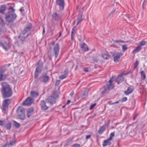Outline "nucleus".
Returning a JSON list of instances; mask_svg holds the SVG:
<instances>
[{
    "label": "nucleus",
    "mask_w": 147,
    "mask_h": 147,
    "mask_svg": "<svg viewBox=\"0 0 147 147\" xmlns=\"http://www.w3.org/2000/svg\"><path fill=\"white\" fill-rule=\"evenodd\" d=\"M128 73H125L123 72L121 74H119L117 78L116 79V81L118 84L122 83L124 80V78L123 76V75H127Z\"/></svg>",
    "instance_id": "nucleus-8"
},
{
    "label": "nucleus",
    "mask_w": 147,
    "mask_h": 147,
    "mask_svg": "<svg viewBox=\"0 0 147 147\" xmlns=\"http://www.w3.org/2000/svg\"><path fill=\"white\" fill-rule=\"evenodd\" d=\"M34 109L33 107H31L27 110L26 115L28 117H30L33 114Z\"/></svg>",
    "instance_id": "nucleus-19"
},
{
    "label": "nucleus",
    "mask_w": 147,
    "mask_h": 147,
    "mask_svg": "<svg viewBox=\"0 0 147 147\" xmlns=\"http://www.w3.org/2000/svg\"><path fill=\"white\" fill-rule=\"evenodd\" d=\"M56 4L59 6L60 11H62L63 10L65 5L64 0H56Z\"/></svg>",
    "instance_id": "nucleus-9"
},
{
    "label": "nucleus",
    "mask_w": 147,
    "mask_h": 147,
    "mask_svg": "<svg viewBox=\"0 0 147 147\" xmlns=\"http://www.w3.org/2000/svg\"><path fill=\"white\" fill-rule=\"evenodd\" d=\"M74 94V91H72L70 93L69 95L71 96H72Z\"/></svg>",
    "instance_id": "nucleus-63"
},
{
    "label": "nucleus",
    "mask_w": 147,
    "mask_h": 147,
    "mask_svg": "<svg viewBox=\"0 0 147 147\" xmlns=\"http://www.w3.org/2000/svg\"><path fill=\"white\" fill-rule=\"evenodd\" d=\"M0 25L2 26H4L5 25V22L3 20L0 16Z\"/></svg>",
    "instance_id": "nucleus-36"
},
{
    "label": "nucleus",
    "mask_w": 147,
    "mask_h": 147,
    "mask_svg": "<svg viewBox=\"0 0 147 147\" xmlns=\"http://www.w3.org/2000/svg\"><path fill=\"white\" fill-rule=\"evenodd\" d=\"M110 122V120L109 119L108 120L107 122V123H106L104 125H103L104 126H105L106 128L107 127H108V126L109 125V124Z\"/></svg>",
    "instance_id": "nucleus-46"
},
{
    "label": "nucleus",
    "mask_w": 147,
    "mask_h": 147,
    "mask_svg": "<svg viewBox=\"0 0 147 147\" xmlns=\"http://www.w3.org/2000/svg\"><path fill=\"white\" fill-rule=\"evenodd\" d=\"M26 38V37L24 36H22L20 34L18 36V38L22 42H24L25 41Z\"/></svg>",
    "instance_id": "nucleus-37"
},
{
    "label": "nucleus",
    "mask_w": 147,
    "mask_h": 147,
    "mask_svg": "<svg viewBox=\"0 0 147 147\" xmlns=\"http://www.w3.org/2000/svg\"><path fill=\"white\" fill-rule=\"evenodd\" d=\"M45 101L49 103L51 106L55 103L56 102V99L51 96H49L45 100Z\"/></svg>",
    "instance_id": "nucleus-14"
},
{
    "label": "nucleus",
    "mask_w": 147,
    "mask_h": 147,
    "mask_svg": "<svg viewBox=\"0 0 147 147\" xmlns=\"http://www.w3.org/2000/svg\"><path fill=\"white\" fill-rule=\"evenodd\" d=\"M52 94V95L51 96H53L56 100L59 97V94L57 91H54Z\"/></svg>",
    "instance_id": "nucleus-32"
},
{
    "label": "nucleus",
    "mask_w": 147,
    "mask_h": 147,
    "mask_svg": "<svg viewBox=\"0 0 147 147\" xmlns=\"http://www.w3.org/2000/svg\"><path fill=\"white\" fill-rule=\"evenodd\" d=\"M134 90V87L132 86H130L128 87L127 90L124 92L125 94L126 95H128L129 94L132 93Z\"/></svg>",
    "instance_id": "nucleus-17"
},
{
    "label": "nucleus",
    "mask_w": 147,
    "mask_h": 147,
    "mask_svg": "<svg viewBox=\"0 0 147 147\" xmlns=\"http://www.w3.org/2000/svg\"><path fill=\"white\" fill-rule=\"evenodd\" d=\"M33 102L32 97H30L27 98L23 104L24 105L30 106L32 104Z\"/></svg>",
    "instance_id": "nucleus-15"
},
{
    "label": "nucleus",
    "mask_w": 147,
    "mask_h": 147,
    "mask_svg": "<svg viewBox=\"0 0 147 147\" xmlns=\"http://www.w3.org/2000/svg\"><path fill=\"white\" fill-rule=\"evenodd\" d=\"M111 144V143L110 141L106 139L104 140L102 146L103 147H105L108 145H110Z\"/></svg>",
    "instance_id": "nucleus-27"
},
{
    "label": "nucleus",
    "mask_w": 147,
    "mask_h": 147,
    "mask_svg": "<svg viewBox=\"0 0 147 147\" xmlns=\"http://www.w3.org/2000/svg\"><path fill=\"white\" fill-rule=\"evenodd\" d=\"M127 100V98L126 97H124L122 98L121 101L122 102H124Z\"/></svg>",
    "instance_id": "nucleus-53"
},
{
    "label": "nucleus",
    "mask_w": 147,
    "mask_h": 147,
    "mask_svg": "<svg viewBox=\"0 0 147 147\" xmlns=\"http://www.w3.org/2000/svg\"><path fill=\"white\" fill-rule=\"evenodd\" d=\"M47 103L46 101L42 100L40 101V106L41 107V109L42 111H45L47 110L49 107L47 106L46 103Z\"/></svg>",
    "instance_id": "nucleus-13"
},
{
    "label": "nucleus",
    "mask_w": 147,
    "mask_h": 147,
    "mask_svg": "<svg viewBox=\"0 0 147 147\" xmlns=\"http://www.w3.org/2000/svg\"><path fill=\"white\" fill-rule=\"evenodd\" d=\"M60 49V46L58 43H57L53 48V52L55 54V57L56 58L58 57Z\"/></svg>",
    "instance_id": "nucleus-12"
},
{
    "label": "nucleus",
    "mask_w": 147,
    "mask_h": 147,
    "mask_svg": "<svg viewBox=\"0 0 147 147\" xmlns=\"http://www.w3.org/2000/svg\"><path fill=\"white\" fill-rule=\"evenodd\" d=\"M76 26H75L72 29L71 34H74V33L76 31Z\"/></svg>",
    "instance_id": "nucleus-45"
},
{
    "label": "nucleus",
    "mask_w": 147,
    "mask_h": 147,
    "mask_svg": "<svg viewBox=\"0 0 147 147\" xmlns=\"http://www.w3.org/2000/svg\"><path fill=\"white\" fill-rule=\"evenodd\" d=\"M38 93L35 91H31L30 92V96L34 98H36L38 96Z\"/></svg>",
    "instance_id": "nucleus-25"
},
{
    "label": "nucleus",
    "mask_w": 147,
    "mask_h": 147,
    "mask_svg": "<svg viewBox=\"0 0 147 147\" xmlns=\"http://www.w3.org/2000/svg\"><path fill=\"white\" fill-rule=\"evenodd\" d=\"M0 45L5 50H7L9 47V44L4 40L3 38H0Z\"/></svg>",
    "instance_id": "nucleus-10"
},
{
    "label": "nucleus",
    "mask_w": 147,
    "mask_h": 147,
    "mask_svg": "<svg viewBox=\"0 0 147 147\" xmlns=\"http://www.w3.org/2000/svg\"><path fill=\"white\" fill-rule=\"evenodd\" d=\"M61 82V81L59 80H57L55 84V86H58Z\"/></svg>",
    "instance_id": "nucleus-48"
},
{
    "label": "nucleus",
    "mask_w": 147,
    "mask_h": 147,
    "mask_svg": "<svg viewBox=\"0 0 147 147\" xmlns=\"http://www.w3.org/2000/svg\"><path fill=\"white\" fill-rule=\"evenodd\" d=\"M61 17L59 14L55 13L52 15V19L53 20L55 21H58L61 19Z\"/></svg>",
    "instance_id": "nucleus-16"
},
{
    "label": "nucleus",
    "mask_w": 147,
    "mask_h": 147,
    "mask_svg": "<svg viewBox=\"0 0 147 147\" xmlns=\"http://www.w3.org/2000/svg\"><path fill=\"white\" fill-rule=\"evenodd\" d=\"M5 31H6V30L4 29L0 28V34L4 32Z\"/></svg>",
    "instance_id": "nucleus-56"
},
{
    "label": "nucleus",
    "mask_w": 147,
    "mask_h": 147,
    "mask_svg": "<svg viewBox=\"0 0 147 147\" xmlns=\"http://www.w3.org/2000/svg\"><path fill=\"white\" fill-rule=\"evenodd\" d=\"M147 2V0H144V1L142 5V7L143 9H144L145 7V6L146 5Z\"/></svg>",
    "instance_id": "nucleus-42"
},
{
    "label": "nucleus",
    "mask_w": 147,
    "mask_h": 147,
    "mask_svg": "<svg viewBox=\"0 0 147 147\" xmlns=\"http://www.w3.org/2000/svg\"><path fill=\"white\" fill-rule=\"evenodd\" d=\"M1 85L0 91L2 97L5 98L11 97L13 92L10 85L6 82H4L1 83Z\"/></svg>",
    "instance_id": "nucleus-1"
},
{
    "label": "nucleus",
    "mask_w": 147,
    "mask_h": 147,
    "mask_svg": "<svg viewBox=\"0 0 147 147\" xmlns=\"http://www.w3.org/2000/svg\"><path fill=\"white\" fill-rule=\"evenodd\" d=\"M101 55L102 58L105 59H107L111 57V55L107 52L105 53H102Z\"/></svg>",
    "instance_id": "nucleus-22"
},
{
    "label": "nucleus",
    "mask_w": 147,
    "mask_h": 147,
    "mask_svg": "<svg viewBox=\"0 0 147 147\" xmlns=\"http://www.w3.org/2000/svg\"><path fill=\"white\" fill-rule=\"evenodd\" d=\"M84 19V17L83 16L82 14H79L77 16V20L81 22Z\"/></svg>",
    "instance_id": "nucleus-30"
},
{
    "label": "nucleus",
    "mask_w": 147,
    "mask_h": 147,
    "mask_svg": "<svg viewBox=\"0 0 147 147\" xmlns=\"http://www.w3.org/2000/svg\"><path fill=\"white\" fill-rule=\"evenodd\" d=\"M13 126L14 127L16 128H18L20 126V124L19 123L14 120H13Z\"/></svg>",
    "instance_id": "nucleus-31"
},
{
    "label": "nucleus",
    "mask_w": 147,
    "mask_h": 147,
    "mask_svg": "<svg viewBox=\"0 0 147 147\" xmlns=\"http://www.w3.org/2000/svg\"><path fill=\"white\" fill-rule=\"evenodd\" d=\"M25 109L22 106L19 107L16 111L17 115L25 113Z\"/></svg>",
    "instance_id": "nucleus-20"
},
{
    "label": "nucleus",
    "mask_w": 147,
    "mask_h": 147,
    "mask_svg": "<svg viewBox=\"0 0 147 147\" xmlns=\"http://www.w3.org/2000/svg\"><path fill=\"white\" fill-rule=\"evenodd\" d=\"M8 147V142H7L5 144H3L2 146V147Z\"/></svg>",
    "instance_id": "nucleus-59"
},
{
    "label": "nucleus",
    "mask_w": 147,
    "mask_h": 147,
    "mask_svg": "<svg viewBox=\"0 0 147 147\" xmlns=\"http://www.w3.org/2000/svg\"><path fill=\"white\" fill-rule=\"evenodd\" d=\"M4 121L2 120H0V125L3 126L4 125Z\"/></svg>",
    "instance_id": "nucleus-55"
},
{
    "label": "nucleus",
    "mask_w": 147,
    "mask_h": 147,
    "mask_svg": "<svg viewBox=\"0 0 147 147\" xmlns=\"http://www.w3.org/2000/svg\"><path fill=\"white\" fill-rule=\"evenodd\" d=\"M50 80L49 77L46 75H43L40 76L39 78V80L41 82L47 83Z\"/></svg>",
    "instance_id": "nucleus-7"
},
{
    "label": "nucleus",
    "mask_w": 147,
    "mask_h": 147,
    "mask_svg": "<svg viewBox=\"0 0 147 147\" xmlns=\"http://www.w3.org/2000/svg\"><path fill=\"white\" fill-rule=\"evenodd\" d=\"M88 95V93L87 92H85L82 94V97H85L87 96Z\"/></svg>",
    "instance_id": "nucleus-52"
},
{
    "label": "nucleus",
    "mask_w": 147,
    "mask_h": 147,
    "mask_svg": "<svg viewBox=\"0 0 147 147\" xmlns=\"http://www.w3.org/2000/svg\"><path fill=\"white\" fill-rule=\"evenodd\" d=\"M92 59L94 62H97L99 60L97 57L95 56L92 57Z\"/></svg>",
    "instance_id": "nucleus-40"
},
{
    "label": "nucleus",
    "mask_w": 147,
    "mask_h": 147,
    "mask_svg": "<svg viewBox=\"0 0 147 147\" xmlns=\"http://www.w3.org/2000/svg\"><path fill=\"white\" fill-rule=\"evenodd\" d=\"M15 144L16 142L15 141H12L11 140H10V142H8V147H11L15 145Z\"/></svg>",
    "instance_id": "nucleus-35"
},
{
    "label": "nucleus",
    "mask_w": 147,
    "mask_h": 147,
    "mask_svg": "<svg viewBox=\"0 0 147 147\" xmlns=\"http://www.w3.org/2000/svg\"><path fill=\"white\" fill-rule=\"evenodd\" d=\"M125 16L127 17L129 20H132L131 19L132 18V16H131L130 15H127Z\"/></svg>",
    "instance_id": "nucleus-51"
},
{
    "label": "nucleus",
    "mask_w": 147,
    "mask_h": 147,
    "mask_svg": "<svg viewBox=\"0 0 147 147\" xmlns=\"http://www.w3.org/2000/svg\"><path fill=\"white\" fill-rule=\"evenodd\" d=\"M116 11V9H114L113 10H112L109 13V16L110 17L111 16H113L114 14V13Z\"/></svg>",
    "instance_id": "nucleus-44"
},
{
    "label": "nucleus",
    "mask_w": 147,
    "mask_h": 147,
    "mask_svg": "<svg viewBox=\"0 0 147 147\" xmlns=\"http://www.w3.org/2000/svg\"><path fill=\"white\" fill-rule=\"evenodd\" d=\"M88 69H89L88 68L86 67L84 69V71H85L86 72H88L89 71L88 70Z\"/></svg>",
    "instance_id": "nucleus-64"
},
{
    "label": "nucleus",
    "mask_w": 147,
    "mask_h": 147,
    "mask_svg": "<svg viewBox=\"0 0 147 147\" xmlns=\"http://www.w3.org/2000/svg\"><path fill=\"white\" fill-rule=\"evenodd\" d=\"M91 136V135H87L86 136V140H88V139L90 138Z\"/></svg>",
    "instance_id": "nucleus-60"
},
{
    "label": "nucleus",
    "mask_w": 147,
    "mask_h": 147,
    "mask_svg": "<svg viewBox=\"0 0 147 147\" xmlns=\"http://www.w3.org/2000/svg\"><path fill=\"white\" fill-rule=\"evenodd\" d=\"M146 43V42L144 41H142L140 42V45H141V46H144L145 45Z\"/></svg>",
    "instance_id": "nucleus-47"
},
{
    "label": "nucleus",
    "mask_w": 147,
    "mask_h": 147,
    "mask_svg": "<svg viewBox=\"0 0 147 147\" xmlns=\"http://www.w3.org/2000/svg\"><path fill=\"white\" fill-rule=\"evenodd\" d=\"M15 44L18 47H19L20 46V44L19 43V42L18 40L16 41L15 42Z\"/></svg>",
    "instance_id": "nucleus-57"
},
{
    "label": "nucleus",
    "mask_w": 147,
    "mask_h": 147,
    "mask_svg": "<svg viewBox=\"0 0 147 147\" xmlns=\"http://www.w3.org/2000/svg\"><path fill=\"white\" fill-rule=\"evenodd\" d=\"M139 63V61L138 60H136V62L134 63V66L133 69L131 70L130 69L129 71V73H132L133 71L137 67V66L138 65Z\"/></svg>",
    "instance_id": "nucleus-26"
},
{
    "label": "nucleus",
    "mask_w": 147,
    "mask_h": 147,
    "mask_svg": "<svg viewBox=\"0 0 147 147\" xmlns=\"http://www.w3.org/2000/svg\"><path fill=\"white\" fill-rule=\"evenodd\" d=\"M11 99H7L3 100V111H5L7 108L8 107L9 105L11 104Z\"/></svg>",
    "instance_id": "nucleus-5"
},
{
    "label": "nucleus",
    "mask_w": 147,
    "mask_h": 147,
    "mask_svg": "<svg viewBox=\"0 0 147 147\" xmlns=\"http://www.w3.org/2000/svg\"><path fill=\"white\" fill-rule=\"evenodd\" d=\"M7 9L8 12L5 14V20L8 23H13L17 17L15 13V9L13 7H10Z\"/></svg>",
    "instance_id": "nucleus-2"
},
{
    "label": "nucleus",
    "mask_w": 147,
    "mask_h": 147,
    "mask_svg": "<svg viewBox=\"0 0 147 147\" xmlns=\"http://www.w3.org/2000/svg\"><path fill=\"white\" fill-rule=\"evenodd\" d=\"M106 128L105 126L103 125L101 127L98 131L97 134L99 135L102 134L103 132L106 130Z\"/></svg>",
    "instance_id": "nucleus-23"
},
{
    "label": "nucleus",
    "mask_w": 147,
    "mask_h": 147,
    "mask_svg": "<svg viewBox=\"0 0 147 147\" xmlns=\"http://www.w3.org/2000/svg\"><path fill=\"white\" fill-rule=\"evenodd\" d=\"M80 46L83 52H86L89 50L88 48L87 45L85 42L83 43V44H80Z\"/></svg>",
    "instance_id": "nucleus-18"
},
{
    "label": "nucleus",
    "mask_w": 147,
    "mask_h": 147,
    "mask_svg": "<svg viewBox=\"0 0 147 147\" xmlns=\"http://www.w3.org/2000/svg\"><path fill=\"white\" fill-rule=\"evenodd\" d=\"M0 81L4 80L7 77V75H3V74H0Z\"/></svg>",
    "instance_id": "nucleus-33"
},
{
    "label": "nucleus",
    "mask_w": 147,
    "mask_h": 147,
    "mask_svg": "<svg viewBox=\"0 0 147 147\" xmlns=\"http://www.w3.org/2000/svg\"><path fill=\"white\" fill-rule=\"evenodd\" d=\"M84 10L81 9L80 10V11H79V14L83 15V13L84 12Z\"/></svg>",
    "instance_id": "nucleus-61"
},
{
    "label": "nucleus",
    "mask_w": 147,
    "mask_h": 147,
    "mask_svg": "<svg viewBox=\"0 0 147 147\" xmlns=\"http://www.w3.org/2000/svg\"><path fill=\"white\" fill-rule=\"evenodd\" d=\"M115 131L111 133L110 134L109 136L112 138H113L115 136Z\"/></svg>",
    "instance_id": "nucleus-58"
},
{
    "label": "nucleus",
    "mask_w": 147,
    "mask_h": 147,
    "mask_svg": "<svg viewBox=\"0 0 147 147\" xmlns=\"http://www.w3.org/2000/svg\"><path fill=\"white\" fill-rule=\"evenodd\" d=\"M69 73V70L68 68L65 69L63 72V74H65V75L67 76V75Z\"/></svg>",
    "instance_id": "nucleus-43"
},
{
    "label": "nucleus",
    "mask_w": 147,
    "mask_h": 147,
    "mask_svg": "<svg viewBox=\"0 0 147 147\" xmlns=\"http://www.w3.org/2000/svg\"><path fill=\"white\" fill-rule=\"evenodd\" d=\"M142 49V47L141 45H138L134 49L132 52V53H137L140 51Z\"/></svg>",
    "instance_id": "nucleus-29"
},
{
    "label": "nucleus",
    "mask_w": 147,
    "mask_h": 147,
    "mask_svg": "<svg viewBox=\"0 0 147 147\" xmlns=\"http://www.w3.org/2000/svg\"><path fill=\"white\" fill-rule=\"evenodd\" d=\"M141 74V77L142 80H144L145 79L146 76L145 74L144 71H142L140 72Z\"/></svg>",
    "instance_id": "nucleus-34"
},
{
    "label": "nucleus",
    "mask_w": 147,
    "mask_h": 147,
    "mask_svg": "<svg viewBox=\"0 0 147 147\" xmlns=\"http://www.w3.org/2000/svg\"><path fill=\"white\" fill-rule=\"evenodd\" d=\"M6 68L4 66L2 67L0 69V74H3L6 71Z\"/></svg>",
    "instance_id": "nucleus-38"
},
{
    "label": "nucleus",
    "mask_w": 147,
    "mask_h": 147,
    "mask_svg": "<svg viewBox=\"0 0 147 147\" xmlns=\"http://www.w3.org/2000/svg\"><path fill=\"white\" fill-rule=\"evenodd\" d=\"M138 114H136L134 116L133 118V120L134 121L138 117Z\"/></svg>",
    "instance_id": "nucleus-54"
},
{
    "label": "nucleus",
    "mask_w": 147,
    "mask_h": 147,
    "mask_svg": "<svg viewBox=\"0 0 147 147\" xmlns=\"http://www.w3.org/2000/svg\"><path fill=\"white\" fill-rule=\"evenodd\" d=\"M67 76L65 75V74H63L61 75H60L59 77V78L61 80H63L65 78L67 77Z\"/></svg>",
    "instance_id": "nucleus-41"
},
{
    "label": "nucleus",
    "mask_w": 147,
    "mask_h": 147,
    "mask_svg": "<svg viewBox=\"0 0 147 147\" xmlns=\"http://www.w3.org/2000/svg\"><path fill=\"white\" fill-rule=\"evenodd\" d=\"M7 9V6L6 5L4 4L1 5L0 7V13L3 14H5V11Z\"/></svg>",
    "instance_id": "nucleus-21"
},
{
    "label": "nucleus",
    "mask_w": 147,
    "mask_h": 147,
    "mask_svg": "<svg viewBox=\"0 0 147 147\" xmlns=\"http://www.w3.org/2000/svg\"><path fill=\"white\" fill-rule=\"evenodd\" d=\"M122 51L123 52H125L127 49V45H124L122 46Z\"/></svg>",
    "instance_id": "nucleus-39"
},
{
    "label": "nucleus",
    "mask_w": 147,
    "mask_h": 147,
    "mask_svg": "<svg viewBox=\"0 0 147 147\" xmlns=\"http://www.w3.org/2000/svg\"><path fill=\"white\" fill-rule=\"evenodd\" d=\"M12 123L10 122L5 123L3 126L7 130H10L11 128Z\"/></svg>",
    "instance_id": "nucleus-24"
},
{
    "label": "nucleus",
    "mask_w": 147,
    "mask_h": 147,
    "mask_svg": "<svg viewBox=\"0 0 147 147\" xmlns=\"http://www.w3.org/2000/svg\"><path fill=\"white\" fill-rule=\"evenodd\" d=\"M114 78V76H112L110 78L107 83L102 88H100V92L102 94L108 93L111 90L114 88V84L113 83V79Z\"/></svg>",
    "instance_id": "nucleus-3"
},
{
    "label": "nucleus",
    "mask_w": 147,
    "mask_h": 147,
    "mask_svg": "<svg viewBox=\"0 0 147 147\" xmlns=\"http://www.w3.org/2000/svg\"><path fill=\"white\" fill-rule=\"evenodd\" d=\"M108 104L109 105H112L114 104V102H112V101H109L108 102Z\"/></svg>",
    "instance_id": "nucleus-62"
},
{
    "label": "nucleus",
    "mask_w": 147,
    "mask_h": 147,
    "mask_svg": "<svg viewBox=\"0 0 147 147\" xmlns=\"http://www.w3.org/2000/svg\"><path fill=\"white\" fill-rule=\"evenodd\" d=\"M32 27V24L29 23L26 24L24 30L22 32V33L23 35H25L26 33L29 31H30Z\"/></svg>",
    "instance_id": "nucleus-11"
},
{
    "label": "nucleus",
    "mask_w": 147,
    "mask_h": 147,
    "mask_svg": "<svg viewBox=\"0 0 147 147\" xmlns=\"http://www.w3.org/2000/svg\"><path fill=\"white\" fill-rule=\"evenodd\" d=\"M112 55L113 57L114 61L116 63H118L119 61L120 57L122 55L121 53L116 51L113 52Z\"/></svg>",
    "instance_id": "nucleus-6"
},
{
    "label": "nucleus",
    "mask_w": 147,
    "mask_h": 147,
    "mask_svg": "<svg viewBox=\"0 0 147 147\" xmlns=\"http://www.w3.org/2000/svg\"><path fill=\"white\" fill-rule=\"evenodd\" d=\"M73 147H81L80 145L78 144H75L72 146Z\"/></svg>",
    "instance_id": "nucleus-50"
},
{
    "label": "nucleus",
    "mask_w": 147,
    "mask_h": 147,
    "mask_svg": "<svg viewBox=\"0 0 147 147\" xmlns=\"http://www.w3.org/2000/svg\"><path fill=\"white\" fill-rule=\"evenodd\" d=\"M96 103H94V104L91 105L90 108V110H91L93 109L94 107L96 105Z\"/></svg>",
    "instance_id": "nucleus-49"
},
{
    "label": "nucleus",
    "mask_w": 147,
    "mask_h": 147,
    "mask_svg": "<svg viewBox=\"0 0 147 147\" xmlns=\"http://www.w3.org/2000/svg\"><path fill=\"white\" fill-rule=\"evenodd\" d=\"M17 115L18 119H21L22 120H25L26 117L25 113L20 114H19Z\"/></svg>",
    "instance_id": "nucleus-28"
},
{
    "label": "nucleus",
    "mask_w": 147,
    "mask_h": 147,
    "mask_svg": "<svg viewBox=\"0 0 147 147\" xmlns=\"http://www.w3.org/2000/svg\"><path fill=\"white\" fill-rule=\"evenodd\" d=\"M43 65V63L41 59H39L36 64V68L34 74V78L35 79L37 78L38 77L39 74L41 73Z\"/></svg>",
    "instance_id": "nucleus-4"
}]
</instances>
